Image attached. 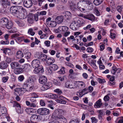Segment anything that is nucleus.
<instances>
[{
    "instance_id": "41",
    "label": "nucleus",
    "mask_w": 123,
    "mask_h": 123,
    "mask_svg": "<svg viewBox=\"0 0 123 123\" xmlns=\"http://www.w3.org/2000/svg\"><path fill=\"white\" fill-rule=\"evenodd\" d=\"M28 33L32 36H33L35 34V32L33 31V29L31 28L29 29L28 31Z\"/></svg>"
},
{
    "instance_id": "15",
    "label": "nucleus",
    "mask_w": 123,
    "mask_h": 123,
    "mask_svg": "<svg viewBox=\"0 0 123 123\" xmlns=\"http://www.w3.org/2000/svg\"><path fill=\"white\" fill-rule=\"evenodd\" d=\"M8 21V20L7 18H3L0 20V25L1 26H5Z\"/></svg>"
},
{
    "instance_id": "54",
    "label": "nucleus",
    "mask_w": 123,
    "mask_h": 123,
    "mask_svg": "<svg viewBox=\"0 0 123 123\" xmlns=\"http://www.w3.org/2000/svg\"><path fill=\"white\" fill-rule=\"evenodd\" d=\"M41 54L39 52H36L34 55V57L36 58L39 59Z\"/></svg>"
},
{
    "instance_id": "18",
    "label": "nucleus",
    "mask_w": 123,
    "mask_h": 123,
    "mask_svg": "<svg viewBox=\"0 0 123 123\" xmlns=\"http://www.w3.org/2000/svg\"><path fill=\"white\" fill-rule=\"evenodd\" d=\"M16 109L17 112L18 113H21L23 112L22 108H21L20 105L18 103H16Z\"/></svg>"
},
{
    "instance_id": "48",
    "label": "nucleus",
    "mask_w": 123,
    "mask_h": 123,
    "mask_svg": "<svg viewBox=\"0 0 123 123\" xmlns=\"http://www.w3.org/2000/svg\"><path fill=\"white\" fill-rule=\"evenodd\" d=\"M65 68L62 67L61 68L60 70L58 72V73L61 74H64L65 72Z\"/></svg>"
},
{
    "instance_id": "49",
    "label": "nucleus",
    "mask_w": 123,
    "mask_h": 123,
    "mask_svg": "<svg viewBox=\"0 0 123 123\" xmlns=\"http://www.w3.org/2000/svg\"><path fill=\"white\" fill-rule=\"evenodd\" d=\"M117 68L115 65H113L112 67L111 72L112 74H114L117 71Z\"/></svg>"
},
{
    "instance_id": "3",
    "label": "nucleus",
    "mask_w": 123,
    "mask_h": 123,
    "mask_svg": "<svg viewBox=\"0 0 123 123\" xmlns=\"http://www.w3.org/2000/svg\"><path fill=\"white\" fill-rule=\"evenodd\" d=\"M52 121L48 123H66V119L63 116L56 114L54 112L51 117Z\"/></svg>"
},
{
    "instance_id": "19",
    "label": "nucleus",
    "mask_w": 123,
    "mask_h": 123,
    "mask_svg": "<svg viewBox=\"0 0 123 123\" xmlns=\"http://www.w3.org/2000/svg\"><path fill=\"white\" fill-rule=\"evenodd\" d=\"M64 18L63 16H57L55 19V21L58 24L61 23L63 20Z\"/></svg>"
},
{
    "instance_id": "47",
    "label": "nucleus",
    "mask_w": 123,
    "mask_h": 123,
    "mask_svg": "<svg viewBox=\"0 0 123 123\" xmlns=\"http://www.w3.org/2000/svg\"><path fill=\"white\" fill-rule=\"evenodd\" d=\"M53 70L51 69L50 66L49 68H47L46 70V73L48 75L52 74L53 73Z\"/></svg>"
},
{
    "instance_id": "64",
    "label": "nucleus",
    "mask_w": 123,
    "mask_h": 123,
    "mask_svg": "<svg viewBox=\"0 0 123 123\" xmlns=\"http://www.w3.org/2000/svg\"><path fill=\"white\" fill-rule=\"evenodd\" d=\"M69 123H79V121L77 119H75L71 121Z\"/></svg>"
},
{
    "instance_id": "63",
    "label": "nucleus",
    "mask_w": 123,
    "mask_h": 123,
    "mask_svg": "<svg viewBox=\"0 0 123 123\" xmlns=\"http://www.w3.org/2000/svg\"><path fill=\"white\" fill-rule=\"evenodd\" d=\"M91 119L92 123H96L97 122V121L95 117H92L91 118Z\"/></svg>"
},
{
    "instance_id": "14",
    "label": "nucleus",
    "mask_w": 123,
    "mask_h": 123,
    "mask_svg": "<svg viewBox=\"0 0 123 123\" xmlns=\"http://www.w3.org/2000/svg\"><path fill=\"white\" fill-rule=\"evenodd\" d=\"M32 5V3L31 0H24V6L27 8L30 7Z\"/></svg>"
},
{
    "instance_id": "8",
    "label": "nucleus",
    "mask_w": 123,
    "mask_h": 123,
    "mask_svg": "<svg viewBox=\"0 0 123 123\" xmlns=\"http://www.w3.org/2000/svg\"><path fill=\"white\" fill-rule=\"evenodd\" d=\"M79 25L76 20L73 21L70 25V28L72 30H76L80 27Z\"/></svg>"
},
{
    "instance_id": "44",
    "label": "nucleus",
    "mask_w": 123,
    "mask_h": 123,
    "mask_svg": "<svg viewBox=\"0 0 123 123\" xmlns=\"http://www.w3.org/2000/svg\"><path fill=\"white\" fill-rule=\"evenodd\" d=\"M1 2L2 5L5 7H6L8 2L7 0H1Z\"/></svg>"
},
{
    "instance_id": "60",
    "label": "nucleus",
    "mask_w": 123,
    "mask_h": 123,
    "mask_svg": "<svg viewBox=\"0 0 123 123\" xmlns=\"http://www.w3.org/2000/svg\"><path fill=\"white\" fill-rule=\"evenodd\" d=\"M99 83H103L105 82V81L104 79L98 78V79Z\"/></svg>"
},
{
    "instance_id": "35",
    "label": "nucleus",
    "mask_w": 123,
    "mask_h": 123,
    "mask_svg": "<svg viewBox=\"0 0 123 123\" xmlns=\"http://www.w3.org/2000/svg\"><path fill=\"white\" fill-rule=\"evenodd\" d=\"M16 23L18 25L19 27H23L24 26L25 24L24 22L22 21H16Z\"/></svg>"
},
{
    "instance_id": "32",
    "label": "nucleus",
    "mask_w": 123,
    "mask_h": 123,
    "mask_svg": "<svg viewBox=\"0 0 123 123\" xmlns=\"http://www.w3.org/2000/svg\"><path fill=\"white\" fill-rule=\"evenodd\" d=\"M65 16L66 18V19H68L70 18L71 17V12L69 11H66L65 12Z\"/></svg>"
},
{
    "instance_id": "39",
    "label": "nucleus",
    "mask_w": 123,
    "mask_h": 123,
    "mask_svg": "<svg viewBox=\"0 0 123 123\" xmlns=\"http://www.w3.org/2000/svg\"><path fill=\"white\" fill-rule=\"evenodd\" d=\"M53 83L55 85L57 86H61L62 85L61 82L56 80H54Z\"/></svg>"
},
{
    "instance_id": "29",
    "label": "nucleus",
    "mask_w": 123,
    "mask_h": 123,
    "mask_svg": "<svg viewBox=\"0 0 123 123\" xmlns=\"http://www.w3.org/2000/svg\"><path fill=\"white\" fill-rule=\"evenodd\" d=\"M80 27L85 24V21L82 19L80 18L76 20Z\"/></svg>"
},
{
    "instance_id": "58",
    "label": "nucleus",
    "mask_w": 123,
    "mask_h": 123,
    "mask_svg": "<svg viewBox=\"0 0 123 123\" xmlns=\"http://www.w3.org/2000/svg\"><path fill=\"white\" fill-rule=\"evenodd\" d=\"M63 6L59 4L57 5L56 6V8L58 10H62L63 9Z\"/></svg>"
},
{
    "instance_id": "17",
    "label": "nucleus",
    "mask_w": 123,
    "mask_h": 123,
    "mask_svg": "<svg viewBox=\"0 0 123 123\" xmlns=\"http://www.w3.org/2000/svg\"><path fill=\"white\" fill-rule=\"evenodd\" d=\"M77 7L80 11L82 12H87L86 8L83 7L80 3H77Z\"/></svg>"
},
{
    "instance_id": "37",
    "label": "nucleus",
    "mask_w": 123,
    "mask_h": 123,
    "mask_svg": "<svg viewBox=\"0 0 123 123\" xmlns=\"http://www.w3.org/2000/svg\"><path fill=\"white\" fill-rule=\"evenodd\" d=\"M50 67L51 69L53 70V71L56 70L58 68L57 65L55 64H52Z\"/></svg>"
},
{
    "instance_id": "21",
    "label": "nucleus",
    "mask_w": 123,
    "mask_h": 123,
    "mask_svg": "<svg viewBox=\"0 0 123 123\" xmlns=\"http://www.w3.org/2000/svg\"><path fill=\"white\" fill-rule=\"evenodd\" d=\"M15 69L14 70V73L16 74H19L23 72V70L22 68L18 67Z\"/></svg>"
},
{
    "instance_id": "50",
    "label": "nucleus",
    "mask_w": 123,
    "mask_h": 123,
    "mask_svg": "<svg viewBox=\"0 0 123 123\" xmlns=\"http://www.w3.org/2000/svg\"><path fill=\"white\" fill-rule=\"evenodd\" d=\"M29 95L30 96H32L31 97L34 98H37L38 97V95L35 93H31L29 94Z\"/></svg>"
},
{
    "instance_id": "1",
    "label": "nucleus",
    "mask_w": 123,
    "mask_h": 123,
    "mask_svg": "<svg viewBox=\"0 0 123 123\" xmlns=\"http://www.w3.org/2000/svg\"><path fill=\"white\" fill-rule=\"evenodd\" d=\"M34 86V80L32 77H30L24 82L23 88H16L14 89V91L16 94L20 95L26 91L31 90L33 88Z\"/></svg>"
},
{
    "instance_id": "34",
    "label": "nucleus",
    "mask_w": 123,
    "mask_h": 123,
    "mask_svg": "<svg viewBox=\"0 0 123 123\" xmlns=\"http://www.w3.org/2000/svg\"><path fill=\"white\" fill-rule=\"evenodd\" d=\"M47 55L44 54H42L41 55L40 58V59L42 60V61H45L46 59H47Z\"/></svg>"
},
{
    "instance_id": "55",
    "label": "nucleus",
    "mask_w": 123,
    "mask_h": 123,
    "mask_svg": "<svg viewBox=\"0 0 123 123\" xmlns=\"http://www.w3.org/2000/svg\"><path fill=\"white\" fill-rule=\"evenodd\" d=\"M31 54L30 52H28L26 54L25 56V57L27 59H28L30 58L31 56Z\"/></svg>"
},
{
    "instance_id": "25",
    "label": "nucleus",
    "mask_w": 123,
    "mask_h": 123,
    "mask_svg": "<svg viewBox=\"0 0 123 123\" xmlns=\"http://www.w3.org/2000/svg\"><path fill=\"white\" fill-rule=\"evenodd\" d=\"M102 105L101 99H99L95 103L94 106L95 108H98L100 107Z\"/></svg>"
},
{
    "instance_id": "16",
    "label": "nucleus",
    "mask_w": 123,
    "mask_h": 123,
    "mask_svg": "<svg viewBox=\"0 0 123 123\" xmlns=\"http://www.w3.org/2000/svg\"><path fill=\"white\" fill-rule=\"evenodd\" d=\"M10 65L12 68L13 69H15L21 66V65L17 62H12Z\"/></svg>"
},
{
    "instance_id": "22",
    "label": "nucleus",
    "mask_w": 123,
    "mask_h": 123,
    "mask_svg": "<svg viewBox=\"0 0 123 123\" xmlns=\"http://www.w3.org/2000/svg\"><path fill=\"white\" fill-rule=\"evenodd\" d=\"M58 29L60 31L64 32L68 30V28L66 26H63L59 27Z\"/></svg>"
},
{
    "instance_id": "26",
    "label": "nucleus",
    "mask_w": 123,
    "mask_h": 123,
    "mask_svg": "<svg viewBox=\"0 0 123 123\" xmlns=\"http://www.w3.org/2000/svg\"><path fill=\"white\" fill-rule=\"evenodd\" d=\"M7 64L4 61L1 62L0 63V68L1 69H5L7 67Z\"/></svg>"
},
{
    "instance_id": "62",
    "label": "nucleus",
    "mask_w": 123,
    "mask_h": 123,
    "mask_svg": "<svg viewBox=\"0 0 123 123\" xmlns=\"http://www.w3.org/2000/svg\"><path fill=\"white\" fill-rule=\"evenodd\" d=\"M66 77L65 76H62L58 77V79L61 81H63L65 79Z\"/></svg>"
},
{
    "instance_id": "24",
    "label": "nucleus",
    "mask_w": 123,
    "mask_h": 123,
    "mask_svg": "<svg viewBox=\"0 0 123 123\" xmlns=\"http://www.w3.org/2000/svg\"><path fill=\"white\" fill-rule=\"evenodd\" d=\"M57 23L56 21H51L48 23V25L51 27H55Z\"/></svg>"
},
{
    "instance_id": "11",
    "label": "nucleus",
    "mask_w": 123,
    "mask_h": 123,
    "mask_svg": "<svg viewBox=\"0 0 123 123\" xmlns=\"http://www.w3.org/2000/svg\"><path fill=\"white\" fill-rule=\"evenodd\" d=\"M32 65L33 68L37 67L40 66H42L40 65V61L37 59L34 60L32 61Z\"/></svg>"
},
{
    "instance_id": "33",
    "label": "nucleus",
    "mask_w": 123,
    "mask_h": 123,
    "mask_svg": "<svg viewBox=\"0 0 123 123\" xmlns=\"http://www.w3.org/2000/svg\"><path fill=\"white\" fill-rule=\"evenodd\" d=\"M16 56L17 58L19 59L22 57L23 55L21 51H18L17 52Z\"/></svg>"
},
{
    "instance_id": "61",
    "label": "nucleus",
    "mask_w": 123,
    "mask_h": 123,
    "mask_svg": "<svg viewBox=\"0 0 123 123\" xmlns=\"http://www.w3.org/2000/svg\"><path fill=\"white\" fill-rule=\"evenodd\" d=\"M18 79L19 81H22L24 79V78L23 75H21L19 76Z\"/></svg>"
},
{
    "instance_id": "38",
    "label": "nucleus",
    "mask_w": 123,
    "mask_h": 123,
    "mask_svg": "<svg viewBox=\"0 0 123 123\" xmlns=\"http://www.w3.org/2000/svg\"><path fill=\"white\" fill-rule=\"evenodd\" d=\"M43 31L44 32L46 33V34H51V31L47 27H45Z\"/></svg>"
},
{
    "instance_id": "59",
    "label": "nucleus",
    "mask_w": 123,
    "mask_h": 123,
    "mask_svg": "<svg viewBox=\"0 0 123 123\" xmlns=\"http://www.w3.org/2000/svg\"><path fill=\"white\" fill-rule=\"evenodd\" d=\"M83 37L82 35H81L80 36H76L74 38L75 40H77V42L79 40V39H81V38Z\"/></svg>"
},
{
    "instance_id": "13",
    "label": "nucleus",
    "mask_w": 123,
    "mask_h": 123,
    "mask_svg": "<svg viewBox=\"0 0 123 123\" xmlns=\"http://www.w3.org/2000/svg\"><path fill=\"white\" fill-rule=\"evenodd\" d=\"M87 89L85 88L83 90L80 91L79 92L77 93V95L80 97H82L83 95L88 92Z\"/></svg>"
},
{
    "instance_id": "30",
    "label": "nucleus",
    "mask_w": 123,
    "mask_h": 123,
    "mask_svg": "<svg viewBox=\"0 0 123 123\" xmlns=\"http://www.w3.org/2000/svg\"><path fill=\"white\" fill-rule=\"evenodd\" d=\"M12 2L14 4L18 5L23 2V0H11Z\"/></svg>"
},
{
    "instance_id": "7",
    "label": "nucleus",
    "mask_w": 123,
    "mask_h": 123,
    "mask_svg": "<svg viewBox=\"0 0 123 123\" xmlns=\"http://www.w3.org/2000/svg\"><path fill=\"white\" fill-rule=\"evenodd\" d=\"M75 88L78 89L82 87H85V84L82 81H76L75 82Z\"/></svg>"
},
{
    "instance_id": "40",
    "label": "nucleus",
    "mask_w": 123,
    "mask_h": 123,
    "mask_svg": "<svg viewBox=\"0 0 123 123\" xmlns=\"http://www.w3.org/2000/svg\"><path fill=\"white\" fill-rule=\"evenodd\" d=\"M1 115L4 116V114H6L7 112V110L6 108L5 107H3L1 108Z\"/></svg>"
},
{
    "instance_id": "46",
    "label": "nucleus",
    "mask_w": 123,
    "mask_h": 123,
    "mask_svg": "<svg viewBox=\"0 0 123 123\" xmlns=\"http://www.w3.org/2000/svg\"><path fill=\"white\" fill-rule=\"evenodd\" d=\"M54 91L59 95H60L62 93V91L59 88H57L55 89L54 90Z\"/></svg>"
},
{
    "instance_id": "51",
    "label": "nucleus",
    "mask_w": 123,
    "mask_h": 123,
    "mask_svg": "<svg viewBox=\"0 0 123 123\" xmlns=\"http://www.w3.org/2000/svg\"><path fill=\"white\" fill-rule=\"evenodd\" d=\"M3 52L5 54L11 51V49L8 48H5L3 49Z\"/></svg>"
},
{
    "instance_id": "6",
    "label": "nucleus",
    "mask_w": 123,
    "mask_h": 123,
    "mask_svg": "<svg viewBox=\"0 0 123 123\" xmlns=\"http://www.w3.org/2000/svg\"><path fill=\"white\" fill-rule=\"evenodd\" d=\"M55 60L54 58L51 57H48L47 58L44 62L45 64L49 66L54 63Z\"/></svg>"
},
{
    "instance_id": "42",
    "label": "nucleus",
    "mask_w": 123,
    "mask_h": 123,
    "mask_svg": "<svg viewBox=\"0 0 123 123\" xmlns=\"http://www.w3.org/2000/svg\"><path fill=\"white\" fill-rule=\"evenodd\" d=\"M97 112L98 113V116L100 117H101L103 115H105L104 112L102 110H99L97 111Z\"/></svg>"
},
{
    "instance_id": "5",
    "label": "nucleus",
    "mask_w": 123,
    "mask_h": 123,
    "mask_svg": "<svg viewBox=\"0 0 123 123\" xmlns=\"http://www.w3.org/2000/svg\"><path fill=\"white\" fill-rule=\"evenodd\" d=\"M65 87L68 89H74L75 88V82L73 83L72 82L68 81L64 84Z\"/></svg>"
},
{
    "instance_id": "2",
    "label": "nucleus",
    "mask_w": 123,
    "mask_h": 123,
    "mask_svg": "<svg viewBox=\"0 0 123 123\" xmlns=\"http://www.w3.org/2000/svg\"><path fill=\"white\" fill-rule=\"evenodd\" d=\"M10 11L11 13L14 16L21 19L25 18L27 16L26 11L21 6H12L10 8Z\"/></svg>"
},
{
    "instance_id": "56",
    "label": "nucleus",
    "mask_w": 123,
    "mask_h": 123,
    "mask_svg": "<svg viewBox=\"0 0 123 123\" xmlns=\"http://www.w3.org/2000/svg\"><path fill=\"white\" fill-rule=\"evenodd\" d=\"M85 3L87 4L88 5H90L92 4V1L91 0H87L84 1Z\"/></svg>"
},
{
    "instance_id": "31",
    "label": "nucleus",
    "mask_w": 123,
    "mask_h": 123,
    "mask_svg": "<svg viewBox=\"0 0 123 123\" xmlns=\"http://www.w3.org/2000/svg\"><path fill=\"white\" fill-rule=\"evenodd\" d=\"M13 26V24L11 21L8 22L7 24L5 26L6 28L10 29L12 28Z\"/></svg>"
},
{
    "instance_id": "27",
    "label": "nucleus",
    "mask_w": 123,
    "mask_h": 123,
    "mask_svg": "<svg viewBox=\"0 0 123 123\" xmlns=\"http://www.w3.org/2000/svg\"><path fill=\"white\" fill-rule=\"evenodd\" d=\"M43 85L41 87V89L42 91H45L49 89L50 87V85L48 83Z\"/></svg>"
},
{
    "instance_id": "36",
    "label": "nucleus",
    "mask_w": 123,
    "mask_h": 123,
    "mask_svg": "<svg viewBox=\"0 0 123 123\" xmlns=\"http://www.w3.org/2000/svg\"><path fill=\"white\" fill-rule=\"evenodd\" d=\"M103 1V0H94L93 1L94 4L96 6H98L101 4Z\"/></svg>"
},
{
    "instance_id": "9",
    "label": "nucleus",
    "mask_w": 123,
    "mask_h": 123,
    "mask_svg": "<svg viewBox=\"0 0 123 123\" xmlns=\"http://www.w3.org/2000/svg\"><path fill=\"white\" fill-rule=\"evenodd\" d=\"M33 70L34 73L38 74V73L42 74L44 72V70L42 66H40L37 67L35 68Z\"/></svg>"
},
{
    "instance_id": "52",
    "label": "nucleus",
    "mask_w": 123,
    "mask_h": 123,
    "mask_svg": "<svg viewBox=\"0 0 123 123\" xmlns=\"http://www.w3.org/2000/svg\"><path fill=\"white\" fill-rule=\"evenodd\" d=\"M38 118V116L36 115H32L31 117V120H36Z\"/></svg>"
},
{
    "instance_id": "20",
    "label": "nucleus",
    "mask_w": 123,
    "mask_h": 123,
    "mask_svg": "<svg viewBox=\"0 0 123 123\" xmlns=\"http://www.w3.org/2000/svg\"><path fill=\"white\" fill-rule=\"evenodd\" d=\"M96 60H91L89 63L90 65L93 68L95 69H97L98 67L96 65Z\"/></svg>"
},
{
    "instance_id": "53",
    "label": "nucleus",
    "mask_w": 123,
    "mask_h": 123,
    "mask_svg": "<svg viewBox=\"0 0 123 123\" xmlns=\"http://www.w3.org/2000/svg\"><path fill=\"white\" fill-rule=\"evenodd\" d=\"M48 37V35L47 34H44L41 35L40 37L41 39H46Z\"/></svg>"
},
{
    "instance_id": "28",
    "label": "nucleus",
    "mask_w": 123,
    "mask_h": 123,
    "mask_svg": "<svg viewBox=\"0 0 123 123\" xmlns=\"http://www.w3.org/2000/svg\"><path fill=\"white\" fill-rule=\"evenodd\" d=\"M31 66L30 65L28 64H25L24 65V67L23 68L24 70L25 71H28L31 68Z\"/></svg>"
},
{
    "instance_id": "23",
    "label": "nucleus",
    "mask_w": 123,
    "mask_h": 123,
    "mask_svg": "<svg viewBox=\"0 0 123 123\" xmlns=\"http://www.w3.org/2000/svg\"><path fill=\"white\" fill-rule=\"evenodd\" d=\"M86 19L93 22L94 21L95 17L92 14H90L86 15Z\"/></svg>"
},
{
    "instance_id": "43",
    "label": "nucleus",
    "mask_w": 123,
    "mask_h": 123,
    "mask_svg": "<svg viewBox=\"0 0 123 123\" xmlns=\"http://www.w3.org/2000/svg\"><path fill=\"white\" fill-rule=\"evenodd\" d=\"M48 98H56L57 97V95L55 94H53L52 93H49L48 95Z\"/></svg>"
},
{
    "instance_id": "12",
    "label": "nucleus",
    "mask_w": 123,
    "mask_h": 123,
    "mask_svg": "<svg viewBox=\"0 0 123 123\" xmlns=\"http://www.w3.org/2000/svg\"><path fill=\"white\" fill-rule=\"evenodd\" d=\"M47 79L45 76L41 75L40 76L39 81V83L41 84H45L47 82Z\"/></svg>"
},
{
    "instance_id": "57",
    "label": "nucleus",
    "mask_w": 123,
    "mask_h": 123,
    "mask_svg": "<svg viewBox=\"0 0 123 123\" xmlns=\"http://www.w3.org/2000/svg\"><path fill=\"white\" fill-rule=\"evenodd\" d=\"M9 43V41L6 40V41H5L3 40H1L0 41V43L2 44L7 45Z\"/></svg>"
},
{
    "instance_id": "45",
    "label": "nucleus",
    "mask_w": 123,
    "mask_h": 123,
    "mask_svg": "<svg viewBox=\"0 0 123 123\" xmlns=\"http://www.w3.org/2000/svg\"><path fill=\"white\" fill-rule=\"evenodd\" d=\"M25 111L28 114L32 113L34 111L33 109L31 108H27L26 109Z\"/></svg>"
},
{
    "instance_id": "4",
    "label": "nucleus",
    "mask_w": 123,
    "mask_h": 123,
    "mask_svg": "<svg viewBox=\"0 0 123 123\" xmlns=\"http://www.w3.org/2000/svg\"><path fill=\"white\" fill-rule=\"evenodd\" d=\"M39 114L42 115H46L49 114V111L46 108H43L38 109L37 111Z\"/></svg>"
},
{
    "instance_id": "10",
    "label": "nucleus",
    "mask_w": 123,
    "mask_h": 123,
    "mask_svg": "<svg viewBox=\"0 0 123 123\" xmlns=\"http://www.w3.org/2000/svg\"><path fill=\"white\" fill-rule=\"evenodd\" d=\"M66 98L62 96H60L56 100V101L58 103L65 104L66 103Z\"/></svg>"
}]
</instances>
